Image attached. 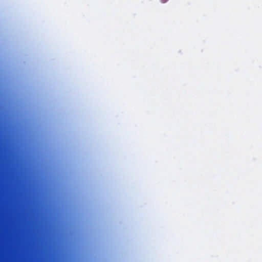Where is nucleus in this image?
I'll list each match as a JSON object with an SVG mask.
<instances>
[{
    "label": "nucleus",
    "instance_id": "1",
    "mask_svg": "<svg viewBox=\"0 0 262 262\" xmlns=\"http://www.w3.org/2000/svg\"><path fill=\"white\" fill-rule=\"evenodd\" d=\"M38 165H0V168L27 167Z\"/></svg>",
    "mask_w": 262,
    "mask_h": 262
},
{
    "label": "nucleus",
    "instance_id": "2",
    "mask_svg": "<svg viewBox=\"0 0 262 262\" xmlns=\"http://www.w3.org/2000/svg\"><path fill=\"white\" fill-rule=\"evenodd\" d=\"M168 0H161V3H166Z\"/></svg>",
    "mask_w": 262,
    "mask_h": 262
}]
</instances>
